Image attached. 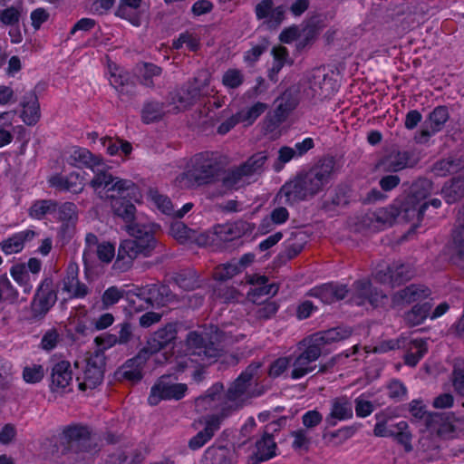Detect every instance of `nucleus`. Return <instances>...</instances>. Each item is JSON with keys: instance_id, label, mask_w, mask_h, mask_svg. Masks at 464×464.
Segmentation results:
<instances>
[{"instance_id": "54", "label": "nucleus", "mask_w": 464, "mask_h": 464, "mask_svg": "<svg viewBox=\"0 0 464 464\" xmlns=\"http://www.w3.org/2000/svg\"><path fill=\"white\" fill-rule=\"evenodd\" d=\"M386 169L390 171H398L407 167L408 157L404 152L391 154L384 162Z\"/></svg>"}, {"instance_id": "45", "label": "nucleus", "mask_w": 464, "mask_h": 464, "mask_svg": "<svg viewBox=\"0 0 464 464\" xmlns=\"http://www.w3.org/2000/svg\"><path fill=\"white\" fill-rule=\"evenodd\" d=\"M56 210V203L52 200L35 201L29 209V216L34 219H42L47 214H53Z\"/></svg>"}, {"instance_id": "46", "label": "nucleus", "mask_w": 464, "mask_h": 464, "mask_svg": "<svg viewBox=\"0 0 464 464\" xmlns=\"http://www.w3.org/2000/svg\"><path fill=\"white\" fill-rule=\"evenodd\" d=\"M202 179L194 173L193 168L189 165L185 172L176 178L175 184L180 188H191L202 185Z\"/></svg>"}, {"instance_id": "6", "label": "nucleus", "mask_w": 464, "mask_h": 464, "mask_svg": "<svg viewBox=\"0 0 464 464\" xmlns=\"http://www.w3.org/2000/svg\"><path fill=\"white\" fill-rule=\"evenodd\" d=\"M196 96L195 91L182 90L171 97L172 103L168 105V109L158 102H147L141 111L142 121L150 123L160 120L167 112L185 110L194 102Z\"/></svg>"}, {"instance_id": "49", "label": "nucleus", "mask_w": 464, "mask_h": 464, "mask_svg": "<svg viewBox=\"0 0 464 464\" xmlns=\"http://www.w3.org/2000/svg\"><path fill=\"white\" fill-rule=\"evenodd\" d=\"M172 45L175 49L186 46L189 51H196L199 47V36L194 32H185L179 34Z\"/></svg>"}, {"instance_id": "26", "label": "nucleus", "mask_w": 464, "mask_h": 464, "mask_svg": "<svg viewBox=\"0 0 464 464\" xmlns=\"http://www.w3.org/2000/svg\"><path fill=\"white\" fill-rule=\"evenodd\" d=\"M279 200L286 204L307 198L301 179H296L285 184L277 194Z\"/></svg>"}, {"instance_id": "28", "label": "nucleus", "mask_w": 464, "mask_h": 464, "mask_svg": "<svg viewBox=\"0 0 464 464\" xmlns=\"http://www.w3.org/2000/svg\"><path fill=\"white\" fill-rule=\"evenodd\" d=\"M248 283L252 287L248 293V299L252 302H256L257 297L261 295H275L277 292V287L275 285H267V278L264 276H249Z\"/></svg>"}, {"instance_id": "18", "label": "nucleus", "mask_w": 464, "mask_h": 464, "mask_svg": "<svg viewBox=\"0 0 464 464\" xmlns=\"http://www.w3.org/2000/svg\"><path fill=\"white\" fill-rule=\"evenodd\" d=\"M351 335V331L346 327L333 328L324 332L317 333L307 340L315 345L320 353L327 351V346L338 343L342 340L348 338Z\"/></svg>"}, {"instance_id": "33", "label": "nucleus", "mask_w": 464, "mask_h": 464, "mask_svg": "<svg viewBox=\"0 0 464 464\" xmlns=\"http://www.w3.org/2000/svg\"><path fill=\"white\" fill-rule=\"evenodd\" d=\"M449 120V111L446 107L439 106L435 108L430 114L428 119V126L430 131L424 130L421 131V136L430 137L437 131H440L444 124Z\"/></svg>"}, {"instance_id": "17", "label": "nucleus", "mask_w": 464, "mask_h": 464, "mask_svg": "<svg viewBox=\"0 0 464 464\" xmlns=\"http://www.w3.org/2000/svg\"><path fill=\"white\" fill-rule=\"evenodd\" d=\"M134 295L139 301H145L152 306H163L170 300V291L166 285H149L137 289Z\"/></svg>"}, {"instance_id": "34", "label": "nucleus", "mask_w": 464, "mask_h": 464, "mask_svg": "<svg viewBox=\"0 0 464 464\" xmlns=\"http://www.w3.org/2000/svg\"><path fill=\"white\" fill-rule=\"evenodd\" d=\"M56 301V294L51 290L48 285H42L34 300V309L38 313H45L52 307Z\"/></svg>"}, {"instance_id": "13", "label": "nucleus", "mask_w": 464, "mask_h": 464, "mask_svg": "<svg viewBox=\"0 0 464 464\" xmlns=\"http://www.w3.org/2000/svg\"><path fill=\"white\" fill-rule=\"evenodd\" d=\"M374 295L372 293V285L365 281L356 282L351 290L350 301L357 305H363L369 302L373 306H379L385 304L386 295L379 294L374 287Z\"/></svg>"}, {"instance_id": "42", "label": "nucleus", "mask_w": 464, "mask_h": 464, "mask_svg": "<svg viewBox=\"0 0 464 464\" xmlns=\"http://www.w3.org/2000/svg\"><path fill=\"white\" fill-rule=\"evenodd\" d=\"M430 309L429 302L418 304L406 314L405 320L411 325L420 324L430 314Z\"/></svg>"}, {"instance_id": "30", "label": "nucleus", "mask_w": 464, "mask_h": 464, "mask_svg": "<svg viewBox=\"0 0 464 464\" xmlns=\"http://www.w3.org/2000/svg\"><path fill=\"white\" fill-rule=\"evenodd\" d=\"M430 429L436 430L441 437H452L453 433L458 429L459 421L453 416L435 414L430 417Z\"/></svg>"}, {"instance_id": "24", "label": "nucleus", "mask_w": 464, "mask_h": 464, "mask_svg": "<svg viewBox=\"0 0 464 464\" xmlns=\"http://www.w3.org/2000/svg\"><path fill=\"white\" fill-rule=\"evenodd\" d=\"M256 14L258 19H265L270 26L279 24L285 14L283 6L274 7L271 0H263L256 7Z\"/></svg>"}, {"instance_id": "44", "label": "nucleus", "mask_w": 464, "mask_h": 464, "mask_svg": "<svg viewBox=\"0 0 464 464\" xmlns=\"http://www.w3.org/2000/svg\"><path fill=\"white\" fill-rule=\"evenodd\" d=\"M64 435L71 442H75L78 446L85 447L92 440L89 430L82 426L70 427L65 430Z\"/></svg>"}, {"instance_id": "63", "label": "nucleus", "mask_w": 464, "mask_h": 464, "mask_svg": "<svg viewBox=\"0 0 464 464\" xmlns=\"http://www.w3.org/2000/svg\"><path fill=\"white\" fill-rule=\"evenodd\" d=\"M59 342V334L55 329H50L43 335L40 347L44 351L54 349Z\"/></svg>"}, {"instance_id": "31", "label": "nucleus", "mask_w": 464, "mask_h": 464, "mask_svg": "<svg viewBox=\"0 0 464 464\" xmlns=\"http://www.w3.org/2000/svg\"><path fill=\"white\" fill-rule=\"evenodd\" d=\"M276 444L272 436L265 433L262 438L256 441V452L254 454V463L267 460L276 456Z\"/></svg>"}, {"instance_id": "61", "label": "nucleus", "mask_w": 464, "mask_h": 464, "mask_svg": "<svg viewBox=\"0 0 464 464\" xmlns=\"http://www.w3.org/2000/svg\"><path fill=\"white\" fill-rule=\"evenodd\" d=\"M415 198H426L432 192V183L428 179H420L412 187Z\"/></svg>"}, {"instance_id": "56", "label": "nucleus", "mask_w": 464, "mask_h": 464, "mask_svg": "<svg viewBox=\"0 0 464 464\" xmlns=\"http://www.w3.org/2000/svg\"><path fill=\"white\" fill-rule=\"evenodd\" d=\"M125 295V290L111 286L102 295V301L104 308L117 304Z\"/></svg>"}, {"instance_id": "57", "label": "nucleus", "mask_w": 464, "mask_h": 464, "mask_svg": "<svg viewBox=\"0 0 464 464\" xmlns=\"http://www.w3.org/2000/svg\"><path fill=\"white\" fill-rule=\"evenodd\" d=\"M267 157L265 152H258L254 154L246 163L242 166L252 176L255 172L258 171L265 164Z\"/></svg>"}, {"instance_id": "22", "label": "nucleus", "mask_w": 464, "mask_h": 464, "mask_svg": "<svg viewBox=\"0 0 464 464\" xmlns=\"http://www.w3.org/2000/svg\"><path fill=\"white\" fill-rule=\"evenodd\" d=\"M48 181L53 188L60 190L72 191L73 193L81 192L84 187V178L76 171L72 172L66 177L60 174L53 175Z\"/></svg>"}, {"instance_id": "10", "label": "nucleus", "mask_w": 464, "mask_h": 464, "mask_svg": "<svg viewBox=\"0 0 464 464\" xmlns=\"http://www.w3.org/2000/svg\"><path fill=\"white\" fill-rule=\"evenodd\" d=\"M333 166L330 163L315 166L301 179L307 197L320 192L330 181Z\"/></svg>"}, {"instance_id": "1", "label": "nucleus", "mask_w": 464, "mask_h": 464, "mask_svg": "<svg viewBox=\"0 0 464 464\" xmlns=\"http://www.w3.org/2000/svg\"><path fill=\"white\" fill-rule=\"evenodd\" d=\"M259 367V363L250 364L231 384L226 395L222 394V385L217 383L196 400L197 411L205 415L194 422L199 430L189 440L192 450H198L210 440L223 420L253 395L252 385L256 382Z\"/></svg>"}, {"instance_id": "48", "label": "nucleus", "mask_w": 464, "mask_h": 464, "mask_svg": "<svg viewBox=\"0 0 464 464\" xmlns=\"http://www.w3.org/2000/svg\"><path fill=\"white\" fill-rule=\"evenodd\" d=\"M10 274L12 278L20 285L24 287V292L25 294H30L33 286L29 283V276L26 271V266L23 264H18L12 266L10 270Z\"/></svg>"}, {"instance_id": "41", "label": "nucleus", "mask_w": 464, "mask_h": 464, "mask_svg": "<svg viewBox=\"0 0 464 464\" xmlns=\"http://www.w3.org/2000/svg\"><path fill=\"white\" fill-rule=\"evenodd\" d=\"M452 251L455 262L464 266V225L459 224L454 230Z\"/></svg>"}, {"instance_id": "12", "label": "nucleus", "mask_w": 464, "mask_h": 464, "mask_svg": "<svg viewBox=\"0 0 464 464\" xmlns=\"http://www.w3.org/2000/svg\"><path fill=\"white\" fill-rule=\"evenodd\" d=\"M177 334V324H169L155 332L148 341L147 347L135 358V361H141L143 353H157L169 344Z\"/></svg>"}, {"instance_id": "38", "label": "nucleus", "mask_w": 464, "mask_h": 464, "mask_svg": "<svg viewBox=\"0 0 464 464\" xmlns=\"http://www.w3.org/2000/svg\"><path fill=\"white\" fill-rule=\"evenodd\" d=\"M251 176L245 169L243 166H240L235 169H231L227 172L224 178V186L230 189H237L246 183L250 182Z\"/></svg>"}, {"instance_id": "29", "label": "nucleus", "mask_w": 464, "mask_h": 464, "mask_svg": "<svg viewBox=\"0 0 464 464\" xmlns=\"http://www.w3.org/2000/svg\"><path fill=\"white\" fill-rule=\"evenodd\" d=\"M388 273L389 275H382L380 272L376 277L382 285H388L391 287L401 284L404 280L411 278L412 275L410 267L404 265L395 266L392 268H389Z\"/></svg>"}, {"instance_id": "5", "label": "nucleus", "mask_w": 464, "mask_h": 464, "mask_svg": "<svg viewBox=\"0 0 464 464\" xmlns=\"http://www.w3.org/2000/svg\"><path fill=\"white\" fill-rule=\"evenodd\" d=\"M105 356L102 353L87 354L82 360L75 362V366L81 370L77 375L79 388L82 391L94 389L102 383Z\"/></svg>"}, {"instance_id": "8", "label": "nucleus", "mask_w": 464, "mask_h": 464, "mask_svg": "<svg viewBox=\"0 0 464 464\" xmlns=\"http://www.w3.org/2000/svg\"><path fill=\"white\" fill-rule=\"evenodd\" d=\"M301 353L292 363L291 378L298 380L315 370V362L320 357L319 349L313 345L307 339L299 344Z\"/></svg>"}, {"instance_id": "14", "label": "nucleus", "mask_w": 464, "mask_h": 464, "mask_svg": "<svg viewBox=\"0 0 464 464\" xmlns=\"http://www.w3.org/2000/svg\"><path fill=\"white\" fill-rule=\"evenodd\" d=\"M39 232L30 227L24 230L16 232L0 243V249L6 256L18 254L23 251L25 246L34 240Z\"/></svg>"}, {"instance_id": "47", "label": "nucleus", "mask_w": 464, "mask_h": 464, "mask_svg": "<svg viewBox=\"0 0 464 464\" xmlns=\"http://www.w3.org/2000/svg\"><path fill=\"white\" fill-rule=\"evenodd\" d=\"M53 214L62 222L74 223L77 219L76 206L71 202H65L59 206L56 204V210L53 211Z\"/></svg>"}, {"instance_id": "51", "label": "nucleus", "mask_w": 464, "mask_h": 464, "mask_svg": "<svg viewBox=\"0 0 464 464\" xmlns=\"http://www.w3.org/2000/svg\"><path fill=\"white\" fill-rule=\"evenodd\" d=\"M272 54L274 57V64L269 73V77L271 79H273L274 76L279 72L282 67L289 62L287 51L283 46L274 47Z\"/></svg>"}, {"instance_id": "3", "label": "nucleus", "mask_w": 464, "mask_h": 464, "mask_svg": "<svg viewBox=\"0 0 464 464\" xmlns=\"http://www.w3.org/2000/svg\"><path fill=\"white\" fill-rule=\"evenodd\" d=\"M230 332L219 331L217 327L201 328L189 333L186 342L185 356L188 361L198 364L211 363L218 355V349L215 347V343H229Z\"/></svg>"}, {"instance_id": "36", "label": "nucleus", "mask_w": 464, "mask_h": 464, "mask_svg": "<svg viewBox=\"0 0 464 464\" xmlns=\"http://www.w3.org/2000/svg\"><path fill=\"white\" fill-rule=\"evenodd\" d=\"M147 201L149 206L153 209H158L161 213L169 216L173 214V206L170 199L167 196L160 194L157 189H149Z\"/></svg>"}, {"instance_id": "19", "label": "nucleus", "mask_w": 464, "mask_h": 464, "mask_svg": "<svg viewBox=\"0 0 464 464\" xmlns=\"http://www.w3.org/2000/svg\"><path fill=\"white\" fill-rule=\"evenodd\" d=\"M72 382V373L69 362L61 361L54 364L51 374V390L53 392H64Z\"/></svg>"}, {"instance_id": "58", "label": "nucleus", "mask_w": 464, "mask_h": 464, "mask_svg": "<svg viewBox=\"0 0 464 464\" xmlns=\"http://www.w3.org/2000/svg\"><path fill=\"white\" fill-rule=\"evenodd\" d=\"M463 166L464 164L460 162L455 163L453 160H443L435 164L433 171L437 176H445L448 173L457 171Z\"/></svg>"}, {"instance_id": "4", "label": "nucleus", "mask_w": 464, "mask_h": 464, "mask_svg": "<svg viewBox=\"0 0 464 464\" xmlns=\"http://www.w3.org/2000/svg\"><path fill=\"white\" fill-rule=\"evenodd\" d=\"M126 230L130 238L121 242L118 262L122 260L127 266H130L132 260L139 256H149L155 247L156 241L152 226L150 224L131 223L126 227Z\"/></svg>"}, {"instance_id": "15", "label": "nucleus", "mask_w": 464, "mask_h": 464, "mask_svg": "<svg viewBox=\"0 0 464 464\" xmlns=\"http://www.w3.org/2000/svg\"><path fill=\"white\" fill-rule=\"evenodd\" d=\"M146 12L145 0H121L115 14L139 27Z\"/></svg>"}, {"instance_id": "16", "label": "nucleus", "mask_w": 464, "mask_h": 464, "mask_svg": "<svg viewBox=\"0 0 464 464\" xmlns=\"http://www.w3.org/2000/svg\"><path fill=\"white\" fill-rule=\"evenodd\" d=\"M194 173L201 177L202 185L210 182L218 173V162L208 152L196 155L190 161Z\"/></svg>"}, {"instance_id": "37", "label": "nucleus", "mask_w": 464, "mask_h": 464, "mask_svg": "<svg viewBox=\"0 0 464 464\" xmlns=\"http://www.w3.org/2000/svg\"><path fill=\"white\" fill-rule=\"evenodd\" d=\"M426 342L422 339H412L407 344V353L404 357L405 363L415 366L427 353Z\"/></svg>"}, {"instance_id": "53", "label": "nucleus", "mask_w": 464, "mask_h": 464, "mask_svg": "<svg viewBox=\"0 0 464 464\" xmlns=\"http://www.w3.org/2000/svg\"><path fill=\"white\" fill-rule=\"evenodd\" d=\"M169 233L180 243H185L188 240L193 239L195 237V232L188 228L181 222L173 223L170 227Z\"/></svg>"}, {"instance_id": "62", "label": "nucleus", "mask_w": 464, "mask_h": 464, "mask_svg": "<svg viewBox=\"0 0 464 464\" xmlns=\"http://www.w3.org/2000/svg\"><path fill=\"white\" fill-rule=\"evenodd\" d=\"M98 351L95 353H103V351L108 350L116 344H119L116 340V335L112 334H103L102 335H99L94 340Z\"/></svg>"}, {"instance_id": "40", "label": "nucleus", "mask_w": 464, "mask_h": 464, "mask_svg": "<svg viewBox=\"0 0 464 464\" xmlns=\"http://www.w3.org/2000/svg\"><path fill=\"white\" fill-rule=\"evenodd\" d=\"M444 199L451 204L464 196V179H454L450 184H447L441 190Z\"/></svg>"}, {"instance_id": "60", "label": "nucleus", "mask_w": 464, "mask_h": 464, "mask_svg": "<svg viewBox=\"0 0 464 464\" xmlns=\"http://www.w3.org/2000/svg\"><path fill=\"white\" fill-rule=\"evenodd\" d=\"M97 256L102 263H110L115 256V246L110 242H102L97 246Z\"/></svg>"}, {"instance_id": "11", "label": "nucleus", "mask_w": 464, "mask_h": 464, "mask_svg": "<svg viewBox=\"0 0 464 464\" xmlns=\"http://www.w3.org/2000/svg\"><path fill=\"white\" fill-rule=\"evenodd\" d=\"M399 215L394 207L378 208L366 213L361 221V227L372 232L379 231L392 225Z\"/></svg>"}, {"instance_id": "23", "label": "nucleus", "mask_w": 464, "mask_h": 464, "mask_svg": "<svg viewBox=\"0 0 464 464\" xmlns=\"http://www.w3.org/2000/svg\"><path fill=\"white\" fill-rule=\"evenodd\" d=\"M20 117L26 125H35L41 117L38 97L34 92L26 93L21 101Z\"/></svg>"}, {"instance_id": "21", "label": "nucleus", "mask_w": 464, "mask_h": 464, "mask_svg": "<svg viewBox=\"0 0 464 464\" xmlns=\"http://www.w3.org/2000/svg\"><path fill=\"white\" fill-rule=\"evenodd\" d=\"M348 294L345 285L325 284L310 291V295L319 298L324 304H332L344 298Z\"/></svg>"}, {"instance_id": "35", "label": "nucleus", "mask_w": 464, "mask_h": 464, "mask_svg": "<svg viewBox=\"0 0 464 464\" xmlns=\"http://www.w3.org/2000/svg\"><path fill=\"white\" fill-rule=\"evenodd\" d=\"M14 111H4L0 113V148L7 146L13 140Z\"/></svg>"}, {"instance_id": "20", "label": "nucleus", "mask_w": 464, "mask_h": 464, "mask_svg": "<svg viewBox=\"0 0 464 464\" xmlns=\"http://www.w3.org/2000/svg\"><path fill=\"white\" fill-rule=\"evenodd\" d=\"M78 273V266L75 263L69 264L67 276L63 280L62 290L65 292L70 298H83L88 294V287L79 281Z\"/></svg>"}, {"instance_id": "43", "label": "nucleus", "mask_w": 464, "mask_h": 464, "mask_svg": "<svg viewBox=\"0 0 464 464\" xmlns=\"http://www.w3.org/2000/svg\"><path fill=\"white\" fill-rule=\"evenodd\" d=\"M267 106L262 102H256L250 108L243 110L237 114L239 122H242L246 126H249L255 122V121L265 112Z\"/></svg>"}, {"instance_id": "39", "label": "nucleus", "mask_w": 464, "mask_h": 464, "mask_svg": "<svg viewBox=\"0 0 464 464\" xmlns=\"http://www.w3.org/2000/svg\"><path fill=\"white\" fill-rule=\"evenodd\" d=\"M101 144L111 156L114 155H129L132 150L130 142L122 140H114L112 138L104 137L101 139Z\"/></svg>"}, {"instance_id": "32", "label": "nucleus", "mask_w": 464, "mask_h": 464, "mask_svg": "<svg viewBox=\"0 0 464 464\" xmlns=\"http://www.w3.org/2000/svg\"><path fill=\"white\" fill-rule=\"evenodd\" d=\"M108 79L111 85L118 92H128L130 75L114 63H108Z\"/></svg>"}, {"instance_id": "64", "label": "nucleus", "mask_w": 464, "mask_h": 464, "mask_svg": "<svg viewBox=\"0 0 464 464\" xmlns=\"http://www.w3.org/2000/svg\"><path fill=\"white\" fill-rule=\"evenodd\" d=\"M140 73L143 77L144 84L150 85L151 79L154 76H159L161 73V70L155 64L144 63L140 68Z\"/></svg>"}, {"instance_id": "50", "label": "nucleus", "mask_w": 464, "mask_h": 464, "mask_svg": "<svg viewBox=\"0 0 464 464\" xmlns=\"http://www.w3.org/2000/svg\"><path fill=\"white\" fill-rule=\"evenodd\" d=\"M45 375V369L41 364L32 363L23 370V379L26 383H38Z\"/></svg>"}, {"instance_id": "25", "label": "nucleus", "mask_w": 464, "mask_h": 464, "mask_svg": "<svg viewBox=\"0 0 464 464\" xmlns=\"http://www.w3.org/2000/svg\"><path fill=\"white\" fill-rule=\"evenodd\" d=\"M353 417V405L345 398H336L332 401L331 411L326 418L327 422L334 426L338 421L345 420Z\"/></svg>"}, {"instance_id": "7", "label": "nucleus", "mask_w": 464, "mask_h": 464, "mask_svg": "<svg viewBox=\"0 0 464 464\" xmlns=\"http://www.w3.org/2000/svg\"><path fill=\"white\" fill-rule=\"evenodd\" d=\"M185 383L179 382L172 375L161 376L150 389L148 402L157 405L162 400H180L187 392Z\"/></svg>"}, {"instance_id": "2", "label": "nucleus", "mask_w": 464, "mask_h": 464, "mask_svg": "<svg viewBox=\"0 0 464 464\" xmlns=\"http://www.w3.org/2000/svg\"><path fill=\"white\" fill-rule=\"evenodd\" d=\"M64 160L74 167H86L95 174L91 181V186L101 198L113 199L111 208L114 213L125 221H130L134 218L136 208L130 202L121 201L116 198H129L130 200L140 203L141 194L135 183L130 179L113 178L104 171L105 164L99 157L94 156L87 149L72 147L64 152Z\"/></svg>"}, {"instance_id": "55", "label": "nucleus", "mask_w": 464, "mask_h": 464, "mask_svg": "<svg viewBox=\"0 0 464 464\" xmlns=\"http://www.w3.org/2000/svg\"><path fill=\"white\" fill-rule=\"evenodd\" d=\"M239 273L238 266L236 263L230 262L216 267L214 277L218 281L227 280Z\"/></svg>"}, {"instance_id": "52", "label": "nucleus", "mask_w": 464, "mask_h": 464, "mask_svg": "<svg viewBox=\"0 0 464 464\" xmlns=\"http://www.w3.org/2000/svg\"><path fill=\"white\" fill-rule=\"evenodd\" d=\"M393 436L396 438L398 442L403 445L406 451L411 450V435L408 430V423L406 421L402 420L395 425V433Z\"/></svg>"}, {"instance_id": "59", "label": "nucleus", "mask_w": 464, "mask_h": 464, "mask_svg": "<svg viewBox=\"0 0 464 464\" xmlns=\"http://www.w3.org/2000/svg\"><path fill=\"white\" fill-rule=\"evenodd\" d=\"M243 82V74L237 69H228L222 77V83L227 88H237Z\"/></svg>"}, {"instance_id": "9", "label": "nucleus", "mask_w": 464, "mask_h": 464, "mask_svg": "<svg viewBox=\"0 0 464 464\" xmlns=\"http://www.w3.org/2000/svg\"><path fill=\"white\" fill-rule=\"evenodd\" d=\"M247 229L248 224L243 221L218 225L214 227L210 233L211 237L208 236V238H205V236L201 235L197 238V241L199 245H208L213 243L216 239L223 242L232 241L244 235Z\"/></svg>"}, {"instance_id": "27", "label": "nucleus", "mask_w": 464, "mask_h": 464, "mask_svg": "<svg viewBox=\"0 0 464 464\" xmlns=\"http://www.w3.org/2000/svg\"><path fill=\"white\" fill-rule=\"evenodd\" d=\"M430 295L428 288L421 285H411L397 293L392 299L394 305L410 304L411 302L421 301Z\"/></svg>"}]
</instances>
